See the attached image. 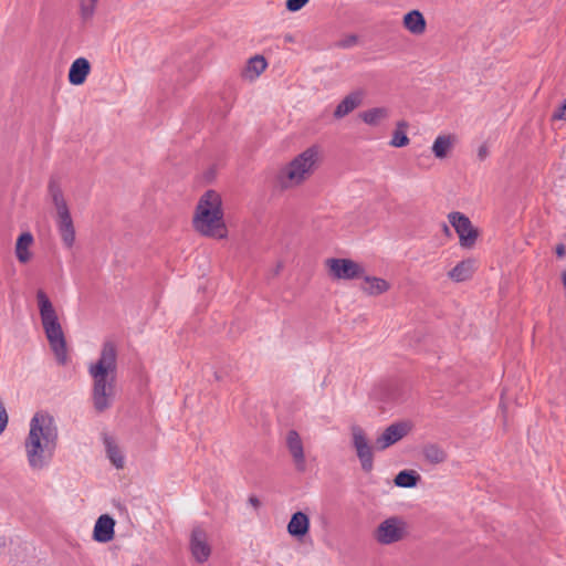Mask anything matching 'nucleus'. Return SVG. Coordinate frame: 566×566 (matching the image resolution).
<instances>
[{
  "mask_svg": "<svg viewBox=\"0 0 566 566\" xmlns=\"http://www.w3.org/2000/svg\"><path fill=\"white\" fill-rule=\"evenodd\" d=\"M287 450L293 459L294 467L298 472L306 471V459L303 441L295 430H291L286 434Z\"/></svg>",
  "mask_w": 566,
  "mask_h": 566,
  "instance_id": "ddd939ff",
  "label": "nucleus"
},
{
  "mask_svg": "<svg viewBox=\"0 0 566 566\" xmlns=\"http://www.w3.org/2000/svg\"><path fill=\"white\" fill-rule=\"evenodd\" d=\"M409 124L405 120H400L396 125V129L392 134V138L390 140V145L392 147H405L409 144V138L407 136V129Z\"/></svg>",
  "mask_w": 566,
  "mask_h": 566,
  "instance_id": "bb28decb",
  "label": "nucleus"
},
{
  "mask_svg": "<svg viewBox=\"0 0 566 566\" xmlns=\"http://www.w3.org/2000/svg\"><path fill=\"white\" fill-rule=\"evenodd\" d=\"M8 423V415L3 402L0 400V433H2Z\"/></svg>",
  "mask_w": 566,
  "mask_h": 566,
  "instance_id": "2f4dec72",
  "label": "nucleus"
},
{
  "mask_svg": "<svg viewBox=\"0 0 566 566\" xmlns=\"http://www.w3.org/2000/svg\"><path fill=\"white\" fill-rule=\"evenodd\" d=\"M322 148L313 145L296 156L287 166L285 177H303L314 174L322 158Z\"/></svg>",
  "mask_w": 566,
  "mask_h": 566,
  "instance_id": "1a4fd4ad",
  "label": "nucleus"
},
{
  "mask_svg": "<svg viewBox=\"0 0 566 566\" xmlns=\"http://www.w3.org/2000/svg\"><path fill=\"white\" fill-rule=\"evenodd\" d=\"M248 502L255 510H258L261 506L260 500L256 496H254V495H251L249 497Z\"/></svg>",
  "mask_w": 566,
  "mask_h": 566,
  "instance_id": "c9c22d12",
  "label": "nucleus"
},
{
  "mask_svg": "<svg viewBox=\"0 0 566 566\" xmlns=\"http://www.w3.org/2000/svg\"><path fill=\"white\" fill-rule=\"evenodd\" d=\"M349 430L350 444L359 460L360 468L364 472L369 473L374 469V450L376 448L373 446L364 428L358 424H353Z\"/></svg>",
  "mask_w": 566,
  "mask_h": 566,
  "instance_id": "423d86ee",
  "label": "nucleus"
},
{
  "mask_svg": "<svg viewBox=\"0 0 566 566\" xmlns=\"http://www.w3.org/2000/svg\"><path fill=\"white\" fill-rule=\"evenodd\" d=\"M407 534L406 521L400 516H389L377 525L373 538L380 545H391L405 539Z\"/></svg>",
  "mask_w": 566,
  "mask_h": 566,
  "instance_id": "6e6552de",
  "label": "nucleus"
},
{
  "mask_svg": "<svg viewBox=\"0 0 566 566\" xmlns=\"http://www.w3.org/2000/svg\"><path fill=\"white\" fill-rule=\"evenodd\" d=\"M59 431L54 418L48 412H36L30 420L23 449L32 471L46 469L56 451Z\"/></svg>",
  "mask_w": 566,
  "mask_h": 566,
  "instance_id": "f257e3e1",
  "label": "nucleus"
},
{
  "mask_svg": "<svg viewBox=\"0 0 566 566\" xmlns=\"http://www.w3.org/2000/svg\"><path fill=\"white\" fill-rule=\"evenodd\" d=\"M91 72V64L87 59H76L70 67L69 81L73 85H82Z\"/></svg>",
  "mask_w": 566,
  "mask_h": 566,
  "instance_id": "6ab92c4d",
  "label": "nucleus"
},
{
  "mask_svg": "<svg viewBox=\"0 0 566 566\" xmlns=\"http://www.w3.org/2000/svg\"><path fill=\"white\" fill-rule=\"evenodd\" d=\"M324 266L333 281H352L364 274V265L347 258H328L324 261Z\"/></svg>",
  "mask_w": 566,
  "mask_h": 566,
  "instance_id": "0eeeda50",
  "label": "nucleus"
},
{
  "mask_svg": "<svg viewBox=\"0 0 566 566\" xmlns=\"http://www.w3.org/2000/svg\"><path fill=\"white\" fill-rule=\"evenodd\" d=\"M34 238L31 232L21 233L14 245V254L20 264H28L33 259Z\"/></svg>",
  "mask_w": 566,
  "mask_h": 566,
  "instance_id": "f3484780",
  "label": "nucleus"
},
{
  "mask_svg": "<svg viewBox=\"0 0 566 566\" xmlns=\"http://www.w3.org/2000/svg\"><path fill=\"white\" fill-rule=\"evenodd\" d=\"M87 371L92 378V402L97 412L109 409L116 397L117 347L114 342L103 343L99 356Z\"/></svg>",
  "mask_w": 566,
  "mask_h": 566,
  "instance_id": "f03ea898",
  "label": "nucleus"
},
{
  "mask_svg": "<svg viewBox=\"0 0 566 566\" xmlns=\"http://www.w3.org/2000/svg\"><path fill=\"white\" fill-rule=\"evenodd\" d=\"M359 279H361L359 289L367 296L376 297L382 295L391 287V284L387 280L375 275H368L365 272Z\"/></svg>",
  "mask_w": 566,
  "mask_h": 566,
  "instance_id": "2eb2a0df",
  "label": "nucleus"
},
{
  "mask_svg": "<svg viewBox=\"0 0 566 566\" xmlns=\"http://www.w3.org/2000/svg\"><path fill=\"white\" fill-rule=\"evenodd\" d=\"M360 119L370 126H377L389 117L387 107H374L359 114Z\"/></svg>",
  "mask_w": 566,
  "mask_h": 566,
  "instance_id": "b1692460",
  "label": "nucleus"
},
{
  "mask_svg": "<svg viewBox=\"0 0 566 566\" xmlns=\"http://www.w3.org/2000/svg\"><path fill=\"white\" fill-rule=\"evenodd\" d=\"M49 191L56 210V227L63 245L72 249L75 243L74 223L60 186L52 181Z\"/></svg>",
  "mask_w": 566,
  "mask_h": 566,
  "instance_id": "39448f33",
  "label": "nucleus"
},
{
  "mask_svg": "<svg viewBox=\"0 0 566 566\" xmlns=\"http://www.w3.org/2000/svg\"><path fill=\"white\" fill-rule=\"evenodd\" d=\"M106 454L112 464L116 469H123L125 465V457L120 448L111 438L105 439Z\"/></svg>",
  "mask_w": 566,
  "mask_h": 566,
  "instance_id": "393cba45",
  "label": "nucleus"
},
{
  "mask_svg": "<svg viewBox=\"0 0 566 566\" xmlns=\"http://www.w3.org/2000/svg\"><path fill=\"white\" fill-rule=\"evenodd\" d=\"M285 39H286V41H292L291 36H286Z\"/></svg>",
  "mask_w": 566,
  "mask_h": 566,
  "instance_id": "a19ab883",
  "label": "nucleus"
},
{
  "mask_svg": "<svg viewBox=\"0 0 566 566\" xmlns=\"http://www.w3.org/2000/svg\"><path fill=\"white\" fill-rule=\"evenodd\" d=\"M422 454L424 460L431 464L443 463L448 458L447 452L441 447L433 443L424 446Z\"/></svg>",
  "mask_w": 566,
  "mask_h": 566,
  "instance_id": "a878e982",
  "label": "nucleus"
},
{
  "mask_svg": "<svg viewBox=\"0 0 566 566\" xmlns=\"http://www.w3.org/2000/svg\"><path fill=\"white\" fill-rule=\"evenodd\" d=\"M310 518L303 512H296L292 515L289 524L287 532L291 536L301 538L308 533Z\"/></svg>",
  "mask_w": 566,
  "mask_h": 566,
  "instance_id": "412c9836",
  "label": "nucleus"
},
{
  "mask_svg": "<svg viewBox=\"0 0 566 566\" xmlns=\"http://www.w3.org/2000/svg\"><path fill=\"white\" fill-rule=\"evenodd\" d=\"M310 0H286V9L291 12L301 10Z\"/></svg>",
  "mask_w": 566,
  "mask_h": 566,
  "instance_id": "c756f323",
  "label": "nucleus"
},
{
  "mask_svg": "<svg viewBox=\"0 0 566 566\" xmlns=\"http://www.w3.org/2000/svg\"><path fill=\"white\" fill-rule=\"evenodd\" d=\"M402 27L412 35L420 36L427 31V21L419 10L415 9L402 17Z\"/></svg>",
  "mask_w": 566,
  "mask_h": 566,
  "instance_id": "a211bd4d",
  "label": "nucleus"
},
{
  "mask_svg": "<svg viewBox=\"0 0 566 566\" xmlns=\"http://www.w3.org/2000/svg\"><path fill=\"white\" fill-rule=\"evenodd\" d=\"M365 98V91L361 88L348 93L336 106L333 115L336 119L344 118L358 108Z\"/></svg>",
  "mask_w": 566,
  "mask_h": 566,
  "instance_id": "4468645a",
  "label": "nucleus"
},
{
  "mask_svg": "<svg viewBox=\"0 0 566 566\" xmlns=\"http://www.w3.org/2000/svg\"><path fill=\"white\" fill-rule=\"evenodd\" d=\"M192 226L201 235L224 239L228 229L223 219L221 196L214 190L206 191L199 199Z\"/></svg>",
  "mask_w": 566,
  "mask_h": 566,
  "instance_id": "7ed1b4c3",
  "label": "nucleus"
},
{
  "mask_svg": "<svg viewBox=\"0 0 566 566\" xmlns=\"http://www.w3.org/2000/svg\"><path fill=\"white\" fill-rule=\"evenodd\" d=\"M563 284H564V286L566 287V271H565V272H564V274H563Z\"/></svg>",
  "mask_w": 566,
  "mask_h": 566,
  "instance_id": "ea45409f",
  "label": "nucleus"
},
{
  "mask_svg": "<svg viewBox=\"0 0 566 566\" xmlns=\"http://www.w3.org/2000/svg\"><path fill=\"white\" fill-rule=\"evenodd\" d=\"M420 480V475L413 470L400 471L395 478V484L399 488H413Z\"/></svg>",
  "mask_w": 566,
  "mask_h": 566,
  "instance_id": "cd10ccee",
  "label": "nucleus"
},
{
  "mask_svg": "<svg viewBox=\"0 0 566 566\" xmlns=\"http://www.w3.org/2000/svg\"><path fill=\"white\" fill-rule=\"evenodd\" d=\"M190 551L198 563L208 560L211 554V547L208 542V535L201 527H195L190 538Z\"/></svg>",
  "mask_w": 566,
  "mask_h": 566,
  "instance_id": "f8f14e48",
  "label": "nucleus"
},
{
  "mask_svg": "<svg viewBox=\"0 0 566 566\" xmlns=\"http://www.w3.org/2000/svg\"><path fill=\"white\" fill-rule=\"evenodd\" d=\"M36 303L41 324L51 350L60 365L67 363L66 339L59 321V315L51 300L43 290L36 292Z\"/></svg>",
  "mask_w": 566,
  "mask_h": 566,
  "instance_id": "20e7f679",
  "label": "nucleus"
},
{
  "mask_svg": "<svg viewBox=\"0 0 566 566\" xmlns=\"http://www.w3.org/2000/svg\"><path fill=\"white\" fill-rule=\"evenodd\" d=\"M412 430V423L410 421H397L388 426L375 441L376 450L384 451L401 439L407 437Z\"/></svg>",
  "mask_w": 566,
  "mask_h": 566,
  "instance_id": "9b49d317",
  "label": "nucleus"
},
{
  "mask_svg": "<svg viewBox=\"0 0 566 566\" xmlns=\"http://www.w3.org/2000/svg\"><path fill=\"white\" fill-rule=\"evenodd\" d=\"M300 179H281L280 188L285 189L298 185Z\"/></svg>",
  "mask_w": 566,
  "mask_h": 566,
  "instance_id": "72a5a7b5",
  "label": "nucleus"
},
{
  "mask_svg": "<svg viewBox=\"0 0 566 566\" xmlns=\"http://www.w3.org/2000/svg\"><path fill=\"white\" fill-rule=\"evenodd\" d=\"M268 62L264 56L255 55L251 57L242 71V77L247 81H254L266 69Z\"/></svg>",
  "mask_w": 566,
  "mask_h": 566,
  "instance_id": "5701e85b",
  "label": "nucleus"
},
{
  "mask_svg": "<svg viewBox=\"0 0 566 566\" xmlns=\"http://www.w3.org/2000/svg\"><path fill=\"white\" fill-rule=\"evenodd\" d=\"M489 155V148L486 145H481L478 150V157L483 160Z\"/></svg>",
  "mask_w": 566,
  "mask_h": 566,
  "instance_id": "f704fd0d",
  "label": "nucleus"
},
{
  "mask_svg": "<svg viewBox=\"0 0 566 566\" xmlns=\"http://www.w3.org/2000/svg\"><path fill=\"white\" fill-rule=\"evenodd\" d=\"M220 171L218 170V166L214 165L211 169V171L209 172L210 175H214V174H219Z\"/></svg>",
  "mask_w": 566,
  "mask_h": 566,
  "instance_id": "58836bf2",
  "label": "nucleus"
},
{
  "mask_svg": "<svg viewBox=\"0 0 566 566\" xmlns=\"http://www.w3.org/2000/svg\"><path fill=\"white\" fill-rule=\"evenodd\" d=\"M357 41H358L357 35H355V34H349V35H346L344 39H342V40L337 43V45H338L339 48H344V49H346V48H352V46H354V45L357 43Z\"/></svg>",
  "mask_w": 566,
  "mask_h": 566,
  "instance_id": "7c9ffc66",
  "label": "nucleus"
},
{
  "mask_svg": "<svg viewBox=\"0 0 566 566\" xmlns=\"http://www.w3.org/2000/svg\"><path fill=\"white\" fill-rule=\"evenodd\" d=\"M448 219L459 235L460 245L464 249L473 248L479 231L472 226L470 219L461 212H451L448 214Z\"/></svg>",
  "mask_w": 566,
  "mask_h": 566,
  "instance_id": "9d476101",
  "label": "nucleus"
},
{
  "mask_svg": "<svg viewBox=\"0 0 566 566\" xmlns=\"http://www.w3.org/2000/svg\"><path fill=\"white\" fill-rule=\"evenodd\" d=\"M565 252H566V249H565V247H564L563 244H560V245H558V247L556 248V253H557L559 256H563V255L565 254Z\"/></svg>",
  "mask_w": 566,
  "mask_h": 566,
  "instance_id": "e433bc0d",
  "label": "nucleus"
},
{
  "mask_svg": "<svg viewBox=\"0 0 566 566\" xmlns=\"http://www.w3.org/2000/svg\"><path fill=\"white\" fill-rule=\"evenodd\" d=\"M97 2L98 0H81L80 13L83 20H88L94 15Z\"/></svg>",
  "mask_w": 566,
  "mask_h": 566,
  "instance_id": "c85d7f7f",
  "label": "nucleus"
},
{
  "mask_svg": "<svg viewBox=\"0 0 566 566\" xmlns=\"http://www.w3.org/2000/svg\"><path fill=\"white\" fill-rule=\"evenodd\" d=\"M443 232L446 235L450 237L451 235V231L449 229V227L447 224H443Z\"/></svg>",
  "mask_w": 566,
  "mask_h": 566,
  "instance_id": "4c0bfd02",
  "label": "nucleus"
},
{
  "mask_svg": "<svg viewBox=\"0 0 566 566\" xmlns=\"http://www.w3.org/2000/svg\"><path fill=\"white\" fill-rule=\"evenodd\" d=\"M115 520L108 514L101 515L94 525L93 538L98 543H108L115 536Z\"/></svg>",
  "mask_w": 566,
  "mask_h": 566,
  "instance_id": "dca6fc26",
  "label": "nucleus"
},
{
  "mask_svg": "<svg viewBox=\"0 0 566 566\" xmlns=\"http://www.w3.org/2000/svg\"><path fill=\"white\" fill-rule=\"evenodd\" d=\"M475 271V261L467 259L459 262L452 270L448 272V276L453 282H464L469 280Z\"/></svg>",
  "mask_w": 566,
  "mask_h": 566,
  "instance_id": "4be33fe9",
  "label": "nucleus"
},
{
  "mask_svg": "<svg viewBox=\"0 0 566 566\" xmlns=\"http://www.w3.org/2000/svg\"><path fill=\"white\" fill-rule=\"evenodd\" d=\"M554 120H566V99L553 114Z\"/></svg>",
  "mask_w": 566,
  "mask_h": 566,
  "instance_id": "473e14b6",
  "label": "nucleus"
},
{
  "mask_svg": "<svg viewBox=\"0 0 566 566\" xmlns=\"http://www.w3.org/2000/svg\"><path fill=\"white\" fill-rule=\"evenodd\" d=\"M457 137L451 134L446 135H439L432 145V153L436 158L438 159H444L447 158L450 153L452 151L453 147L455 146Z\"/></svg>",
  "mask_w": 566,
  "mask_h": 566,
  "instance_id": "aec40b11",
  "label": "nucleus"
}]
</instances>
